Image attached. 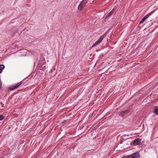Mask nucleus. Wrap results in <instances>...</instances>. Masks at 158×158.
<instances>
[{"mask_svg":"<svg viewBox=\"0 0 158 158\" xmlns=\"http://www.w3.org/2000/svg\"><path fill=\"white\" fill-rule=\"evenodd\" d=\"M4 117L2 115H0V121L3 120Z\"/></svg>","mask_w":158,"mask_h":158,"instance_id":"f8f14e48","label":"nucleus"},{"mask_svg":"<svg viewBox=\"0 0 158 158\" xmlns=\"http://www.w3.org/2000/svg\"><path fill=\"white\" fill-rule=\"evenodd\" d=\"M4 68L5 66L1 64L0 65V74L2 73V70Z\"/></svg>","mask_w":158,"mask_h":158,"instance_id":"6e6552de","label":"nucleus"},{"mask_svg":"<svg viewBox=\"0 0 158 158\" xmlns=\"http://www.w3.org/2000/svg\"><path fill=\"white\" fill-rule=\"evenodd\" d=\"M127 113V110L122 112L120 113V115L122 116H124L126 113Z\"/></svg>","mask_w":158,"mask_h":158,"instance_id":"1a4fd4ad","label":"nucleus"},{"mask_svg":"<svg viewBox=\"0 0 158 158\" xmlns=\"http://www.w3.org/2000/svg\"><path fill=\"white\" fill-rule=\"evenodd\" d=\"M115 10L114 7L113 9L109 13L108 17L110 16L114 12Z\"/></svg>","mask_w":158,"mask_h":158,"instance_id":"0eeeda50","label":"nucleus"},{"mask_svg":"<svg viewBox=\"0 0 158 158\" xmlns=\"http://www.w3.org/2000/svg\"><path fill=\"white\" fill-rule=\"evenodd\" d=\"M104 37L105 36H104L103 35H102L100 37V38L95 42V43L93 44V45L92 46V47H94L96 45L99 44L102 40Z\"/></svg>","mask_w":158,"mask_h":158,"instance_id":"f03ea898","label":"nucleus"},{"mask_svg":"<svg viewBox=\"0 0 158 158\" xmlns=\"http://www.w3.org/2000/svg\"><path fill=\"white\" fill-rule=\"evenodd\" d=\"M85 6V5L83 4L82 2L79 4L78 7V9L79 10H81L82 8Z\"/></svg>","mask_w":158,"mask_h":158,"instance_id":"423d86ee","label":"nucleus"},{"mask_svg":"<svg viewBox=\"0 0 158 158\" xmlns=\"http://www.w3.org/2000/svg\"><path fill=\"white\" fill-rule=\"evenodd\" d=\"M154 12V11H153L151 13H149L150 15L148 14L145 15L140 21L139 24H141L143 23L144 21L150 16V15H152Z\"/></svg>","mask_w":158,"mask_h":158,"instance_id":"20e7f679","label":"nucleus"},{"mask_svg":"<svg viewBox=\"0 0 158 158\" xmlns=\"http://www.w3.org/2000/svg\"><path fill=\"white\" fill-rule=\"evenodd\" d=\"M141 140L140 139H137L135 140L133 142V144L134 146H136L139 144L140 143Z\"/></svg>","mask_w":158,"mask_h":158,"instance_id":"39448f33","label":"nucleus"},{"mask_svg":"<svg viewBox=\"0 0 158 158\" xmlns=\"http://www.w3.org/2000/svg\"><path fill=\"white\" fill-rule=\"evenodd\" d=\"M140 154L138 152H135L130 155H127L126 158H139Z\"/></svg>","mask_w":158,"mask_h":158,"instance_id":"f257e3e1","label":"nucleus"},{"mask_svg":"<svg viewBox=\"0 0 158 158\" xmlns=\"http://www.w3.org/2000/svg\"><path fill=\"white\" fill-rule=\"evenodd\" d=\"M83 4L85 5V4L87 3V2L85 0H83L82 2Z\"/></svg>","mask_w":158,"mask_h":158,"instance_id":"9b49d317","label":"nucleus"},{"mask_svg":"<svg viewBox=\"0 0 158 158\" xmlns=\"http://www.w3.org/2000/svg\"><path fill=\"white\" fill-rule=\"evenodd\" d=\"M157 106H155V109L154 112V113L156 114H158V108H157Z\"/></svg>","mask_w":158,"mask_h":158,"instance_id":"9d476101","label":"nucleus"},{"mask_svg":"<svg viewBox=\"0 0 158 158\" xmlns=\"http://www.w3.org/2000/svg\"><path fill=\"white\" fill-rule=\"evenodd\" d=\"M22 84V83H18L17 84L15 85L12 86V87H10L9 88V89L10 90H12L15 89L18 87Z\"/></svg>","mask_w":158,"mask_h":158,"instance_id":"7ed1b4c3","label":"nucleus"}]
</instances>
